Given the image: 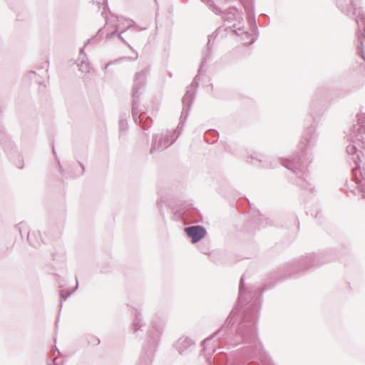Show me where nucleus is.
I'll return each mask as SVG.
<instances>
[{"instance_id": "nucleus-1", "label": "nucleus", "mask_w": 365, "mask_h": 365, "mask_svg": "<svg viewBox=\"0 0 365 365\" xmlns=\"http://www.w3.org/2000/svg\"><path fill=\"white\" fill-rule=\"evenodd\" d=\"M187 235L192 238L193 243L200 240L206 234L205 230L201 226H192L185 228Z\"/></svg>"}]
</instances>
